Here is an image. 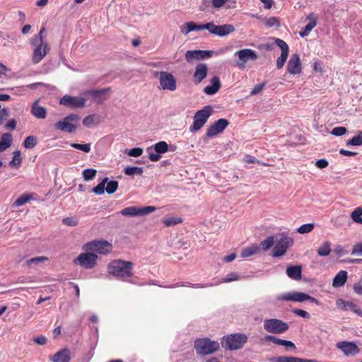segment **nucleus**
Returning a JSON list of instances; mask_svg holds the SVG:
<instances>
[{
	"label": "nucleus",
	"instance_id": "f257e3e1",
	"mask_svg": "<svg viewBox=\"0 0 362 362\" xmlns=\"http://www.w3.org/2000/svg\"><path fill=\"white\" fill-rule=\"evenodd\" d=\"M133 266L132 262L115 259L107 264V272L119 279L127 281L134 276Z\"/></svg>",
	"mask_w": 362,
	"mask_h": 362
},
{
	"label": "nucleus",
	"instance_id": "f03ea898",
	"mask_svg": "<svg viewBox=\"0 0 362 362\" xmlns=\"http://www.w3.org/2000/svg\"><path fill=\"white\" fill-rule=\"evenodd\" d=\"M247 341V337L245 334L236 333L224 336L221 344L226 350L233 351L243 348Z\"/></svg>",
	"mask_w": 362,
	"mask_h": 362
},
{
	"label": "nucleus",
	"instance_id": "7ed1b4c3",
	"mask_svg": "<svg viewBox=\"0 0 362 362\" xmlns=\"http://www.w3.org/2000/svg\"><path fill=\"white\" fill-rule=\"evenodd\" d=\"M194 347L198 355L205 356L212 354L220 349V344L217 341H212L209 338L197 339Z\"/></svg>",
	"mask_w": 362,
	"mask_h": 362
},
{
	"label": "nucleus",
	"instance_id": "20e7f679",
	"mask_svg": "<svg viewBox=\"0 0 362 362\" xmlns=\"http://www.w3.org/2000/svg\"><path fill=\"white\" fill-rule=\"evenodd\" d=\"M238 279V276L235 272H230L227 274V276L222 279L221 280L216 282V283H206V284H192L187 281H182V282H177L173 284L163 286L164 288H174L176 287H180V286H190L195 288H204L207 287H211L214 286H216L218 284H222V283H228L233 281H236Z\"/></svg>",
	"mask_w": 362,
	"mask_h": 362
},
{
	"label": "nucleus",
	"instance_id": "39448f33",
	"mask_svg": "<svg viewBox=\"0 0 362 362\" xmlns=\"http://www.w3.org/2000/svg\"><path fill=\"white\" fill-rule=\"evenodd\" d=\"M280 238H276V245L274 246L272 250V256L274 257H280L284 256L288 249L293 246L294 240L291 237L288 236L287 232H281L279 233Z\"/></svg>",
	"mask_w": 362,
	"mask_h": 362
},
{
	"label": "nucleus",
	"instance_id": "423d86ee",
	"mask_svg": "<svg viewBox=\"0 0 362 362\" xmlns=\"http://www.w3.org/2000/svg\"><path fill=\"white\" fill-rule=\"evenodd\" d=\"M80 120L78 114H70L54 124V129L72 134L76 132Z\"/></svg>",
	"mask_w": 362,
	"mask_h": 362
},
{
	"label": "nucleus",
	"instance_id": "0eeeda50",
	"mask_svg": "<svg viewBox=\"0 0 362 362\" xmlns=\"http://www.w3.org/2000/svg\"><path fill=\"white\" fill-rule=\"evenodd\" d=\"M213 112V107L211 105H206L202 110L197 111L194 116L193 124L189 127V131L191 132L199 131L206 123Z\"/></svg>",
	"mask_w": 362,
	"mask_h": 362
},
{
	"label": "nucleus",
	"instance_id": "6e6552de",
	"mask_svg": "<svg viewBox=\"0 0 362 362\" xmlns=\"http://www.w3.org/2000/svg\"><path fill=\"white\" fill-rule=\"evenodd\" d=\"M112 245L108 241L101 240H94L86 243L83 249L86 251H94L99 254L107 255L112 251Z\"/></svg>",
	"mask_w": 362,
	"mask_h": 362
},
{
	"label": "nucleus",
	"instance_id": "1a4fd4ad",
	"mask_svg": "<svg viewBox=\"0 0 362 362\" xmlns=\"http://www.w3.org/2000/svg\"><path fill=\"white\" fill-rule=\"evenodd\" d=\"M263 327L267 332L272 334H282L289 328L286 322L276 318L265 319Z\"/></svg>",
	"mask_w": 362,
	"mask_h": 362
},
{
	"label": "nucleus",
	"instance_id": "9d476101",
	"mask_svg": "<svg viewBox=\"0 0 362 362\" xmlns=\"http://www.w3.org/2000/svg\"><path fill=\"white\" fill-rule=\"evenodd\" d=\"M169 151V145L166 141H161L147 148L148 158L152 162H156L163 154Z\"/></svg>",
	"mask_w": 362,
	"mask_h": 362
},
{
	"label": "nucleus",
	"instance_id": "9b49d317",
	"mask_svg": "<svg viewBox=\"0 0 362 362\" xmlns=\"http://www.w3.org/2000/svg\"><path fill=\"white\" fill-rule=\"evenodd\" d=\"M235 56H238L239 60L236 62L237 66L243 69L245 67V64L249 61H255L257 59L258 56L256 52L251 49H243L237 51Z\"/></svg>",
	"mask_w": 362,
	"mask_h": 362
},
{
	"label": "nucleus",
	"instance_id": "f8f14e48",
	"mask_svg": "<svg viewBox=\"0 0 362 362\" xmlns=\"http://www.w3.org/2000/svg\"><path fill=\"white\" fill-rule=\"evenodd\" d=\"M98 258V256L96 254L84 252L79 255L74 262L75 264H78L82 267L89 269L95 267Z\"/></svg>",
	"mask_w": 362,
	"mask_h": 362
},
{
	"label": "nucleus",
	"instance_id": "ddd939ff",
	"mask_svg": "<svg viewBox=\"0 0 362 362\" xmlns=\"http://www.w3.org/2000/svg\"><path fill=\"white\" fill-rule=\"evenodd\" d=\"M209 32L213 35L223 37L235 31V27L231 24L216 25L213 22L208 23Z\"/></svg>",
	"mask_w": 362,
	"mask_h": 362
},
{
	"label": "nucleus",
	"instance_id": "4468645a",
	"mask_svg": "<svg viewBox=\"0 0 362 362\" xmlns=\"http://www.w3.org/2000/svg\"><path fill=\"white\" fill-rule=\"evenodd\" d=\"M159 74L160 85L163 90H169L173 91L176 89V79L174 76L168 71H162L157 73Z\"/></svg>",
	"mask_w": 362,
	"mask_h": 362
},
{
	"label": "nucleus",
	"instance_id": "2eb2a0df",
	"mask_svg": "<svg viewBox=\"0 0 362 362\" xmlns=\"http://www.w3.org/2000/svg\"><path fill=\"white\" fill-rule=\"evenodd\" d=\"M213 54L212 50H187L185 53V59L189 64H193L195 60L209 59Z\"/></svg>",
	"mask_w": 362,
	"mask_h": 362
},
{
	"label": "nucleus",
	"instance_id": "dca6fc26",
	"mask_svg": "<svg viewBox=\"0 0 362 362\" xmlns=\"http://www.w3.org/2000/svg\"><path fill=\"white\" fill-rule=\"evenodd\" d=\"M228 125L229 122L228 119L224 118L218 119L208 127L206 135L207 137L212 138L223 132Z\"/></svg>",
	"mask_w": 362,
	"mask_h": 362
},
{
	"label": "nucleus",
	"instance_id": "f3484780",
	"mask_svg": "<svg viewBox=\"0 0 362 362\" xmlns=\"http://www.w3.org/2000/svg\"><path fill=\"white\" fill-rule=\"evenodd\" d=\"M275 44L281 49V56L276 60V68L278 69H281L284 64L286 63L288 53H289V47L285 41L279 38H273Z\"/></svg>",
	"mask_w": 362,
	"mask_h": 362
},
{
	"label": "nucleus",
	"instance_id": "a211bd4d",
	"mask_svg": "<svg viewBox=\"0 0 362 362\" xmlns=\"http://www.w3.org/2000/svg\"><path fill=\"white\" fill-rule=\"evenodd\" d=\"M85 103L86 100L83 98L69 95L63 96L59 100L60 105H64L72 109L83 107L85 106Z\"/></svg>",
	"mask_w": 362,
	"mask_h": 362
},
{
	"label": "nucleus",
	"instance_id": "6ab92c4d",
	"mask_svg": "<svg viewBox=\"0 0 362 362\" xmlns=\"http://www.w3.org/2000/svg\"><path fill=\"white\" fill-rule=\"evenodd\" d=\"M336 346L347 356H354L360 352V348L354 341H341L337 343Z\"/></svg>",
	"mask_w": 362,
	"mask_h": 362
},
{
	"label": "nucleus",
	"instance_id": "aec40b11",
	"mask_svg": "<svg viewBox=\"0 0 362 362\" xmlns=\"http://www.w3.org/2000/svg\"><path fill=\"white\" fill-rule=\"evenodd\" d=\"M301 63L300 56L296 53L291 55L287 64V71L293 75L299 74L301 72Z\"/></svg>",
	"mask_w": 362,
	"mask_h": 362
},
{
	"label": "nucleus",
	"instance_id": "412c9836",
	"mask_svg": "<svg viewBox=\"0 0 362 362\" xmlns=\"http://www.w3.org/2000/svg\"><path fill=\"white\" fill-rule=\"evenodd\" d=\"M110 87L102 89H89L85 92V95L92 97L98 103H101L107 100L106 94L110 91Z\"/></svg>",
	"mask_w": 362,
	"mask_h": 362
},
{
	"label": "nucleus",
	"instance_id": "4be33fe9",
	"mask_svg": "<svg viewBox=\"0 0 362 362\" xmlns=\"http://www.w3.org/2000/svg\"><path fill=\"white\" fill-rule=\"evenodd\" d=\"M35 45L36 47L33 51L32 60L34 64H37L46 55L47 51L49 49V47L47 43L38 42Z\"/></svg>",
	"mask_w": 362,
	"mask_h": 362
},
{
	"label": "nucleus",
	"instance_id": "5701e85b",
	"mask_svg": "<svg viewBox=\"0 0 362 362\" xmlns=\"http://www.w3.org/2000/svg\"><path fill=\"white\" fill-rule=\"evenodd\" d=\"M336 305L343 310H351L354 313L362 317V310L358 305L351 301H346L342 298L337 300Z\"/></svg>",
	"mask_w": 362,
	"mask_h": 362
},
{
	"label": "nucleus",
	"instance_id": "b1692460",
	"mask_svg": "<svg viewBox=\"0 0 362 362\" xmlns=\"http://www.w3.org/2000/svg\"><path fill=\"white\" fill-rule=\"evenodd\" d=\"M208 29V23H202V24H198L194 21H189L187 23H185L182 27H181L180 32L187 35L190 32L192 31H200L202 30H207Z\"/></svg>",
	"mask_w": 362,
	"mask_h": 362
},
{
	"label": "nucleus",
	"instance_id": "393cba45",
	"mask_svg": "<svg viewBox=\"0 0 362 362\" xmlns=\"http://www.w3.org/2000/svg\"><path fill=\"white\" fill-rule=\"evenodd\" d=\"M208 66L206 64H199L195 68L193 75L194 83L197 85L200 83L207 76Z\"/></svg>",
	"mask_w": 362,
	"mask_h": 362
},
{
	"label": "nucleus",
	"instance_id": "a878e982",
	"mask_svg": "<svg viewBox=\"0 0 362 362\" xmlns=\"http://www.w3.org/2000/svg\"><path fill=\"white\" fill-rule=\"evenodd\" d=\"M71 359V351L68 348L62 349L51 358L52 362H70Z\"/></svg>",
	"mask_w": 362,
	"mask_h": 362
},
{
	"label": "nucleus",
	"instance_id": "bb28decb",
	"mask_svg": "<svg viewBox=\"0 0 362 362\" xmlns=\"http://www.w3.org/2000/svg\"><path fill=\"white\" fill-rule=\"evenodd\" d=\"M264 339L267 341H272L274 344H277V345L284 346L287 349H296V346L293 341L277 338L274 335H266L264 337Z\"/></svg>",
	"mask_w": 362,
	"mask_h": 362
},
{
	"label": "nucleus",
	"instance_id": "cd10ccee",
	"mask_svg": "<svg viewBox=\"0 0 362 362\" xmlns=\"http://www.w3.org/2000/svg\"><path fill=\"white\" fill-rule=\"evenodd\" d=\"M221 87L220 78L218 76H214L211 79V85L206 86L204 88V93L209 95L216 94Z\"/></svg>",
	"mask_w": 362,
	"mask_h": 362
},
{
	"label": "nucleus",
	"instance_id": "c85d7f7f",
	"mask_svg": "<svg viewBox=\"0 0 362 362\" xmlns=\"http://www.w3.org/2000/svg\"><path fill=\"white\" fill-rule=\"evenodd\" d=\"M307 19H308L310 21L309 23L301 29V30L299 32V35L301 37H305L308 36L311 30L316 26L317 25V20L314 17V14L313 13H310L308 16Z\"/></svg>",
	"mask_w": 362,
	"mask_h": 362
},
{
	"label": "nucleus",
	"instance_id": "c756f323",
	"mask_svg": "<svg viewBox=\"0 0 362 362\" xmlns=\"http://www.w3.org/2000/svg\"><path fill=\"white\" fill-rule=\"evenodd\" d=\"M287 276L293 280H299L302 276V267L300 265H290L286 268Z\"/></svg>",
	"mask_w": 362,
	"mask_h": 362
},
{
	"label": "nucleus",
	"instance_id": "7c9ffc66",
	"mask_svg": "<svg viewBox=\"0 0 362 362\" xmlns=\"http://www.w3.org/2000/svg\"><path fill=\"white\" fill-rule=\"evenodd\" d=\"M31 114L38 119H45L47 116V110L38 105V100H35L31 107Z\"/></svg>",
	"mask_w": 362,
	"mask_h": 362
},
{
	"label": "nucleus",
	"instance_id": "2f4dec72",
	"mask_svg": "<svg viewBox=\"0 0 362 362\" xmlns=\"http://www.w3.org/2000/svg\"><path fill=\"white\" fill-rule=\"evenodd\" d=\"M348 273L346 271L341 270L333 279L332 286L335 288L341 287L346 282Z\"/></svg>",
	"mask_w": 362,
	"mask_h": 362
},
{
	"label": "nucleus",
	"instance_id": "473e14b6",
	"mask_svg": "<svg viewBox=\"0 0 362 362\" xmlns=\"http://www.w3.org/2000/svg\"><path fill=\"white\" fill-rule=\"evenodd\" d=\"M13 136L11 133H4L0 139V153L9 148L12 144Z\"/></svg>",
	"mask_w": 362,
	"mask_h": 362
},
{
	"label": "nucleus",
	"instance_id": "72a5a7b5",
	"mask_svg": "<svg viewBox=\"0 0 362 362\" xmlns=\"http://www.w3.org/2000/svg\"><path fill=\"white\" fill-rule=\"evenodd\" d=\"M260 251V247L258 245L253 244L249 247L243 248L240 257L243 258L252 256Z\"/></svg>",
	"mask_w": 362,
	"mask_h": 362
},
{
	"label": "nucleus",
	"instance_id": "f704fd0d",
	"mask_svg": "<svg viewBox=\"0 0 362 362\" xmlns=\"http://www.w3.org/2000/svg\"><path fill=\"white\" fill-rule=\"evenodd\" d=\"M269 362H299V357L290 356H273L268 359Z\"/></svg>",
	"mask_w": 362,
	"mask_h": 362
},
{
	"label": "nucleus",
	"instance_id": "c9c22d12",
	"mask_svg": "<svg viewBox=\"0 0 362 362\" xmlns=\"http://www.w3.org/2000/svg\"><path fill=\"white\" fill-rule=\"evenodd\" d=\"M276 237L274 235H269L267 239L262 241L258 246L260 247V250L267 251L269 250L276 243Z\"/></svg>",
	"mask_w": 362,
	"mask_h": 362
},
{
	"label": "nucleus",
	"instance_id": "e433bc0d",
	"mask_svg": "<svg viewBox=\"0 0 362 362\" xmlns=\"http://www.w3.org/2000/svg\"><path fill=\"white\" fill-rule=\"evenodd\" d=\"M123 172L125 175L129 176H134L135 175H141L144 173V168L137 166H126Z\"/></svg>",
	"mask_w": 362,
	"mask_h": 362
},
{
	"label": "nucleus",
	"instance_id": "4c0bfd02",
	"mask_svg": "<svg viewBox=\"0 0 362 362\" xmlns=\"http://www.w3.org/2000/svg\"><path fill=\"white\" fill-rule=\"evenodd\" d=\"M331 252V243L329 241H325L317 249V255L320 257H327Z\"/></svg>",
	"mask_w": 362,
	"mask_h": 362
},
{
	"label": "nucleus",
	"instance_id": "58836bf2",
	"mask_svg": "<svg viewBox=\"0 0 362 362\" xmlns=\"http://www.w3.org/2000/svg\"><path fill=\"white\" fill-rule=\"evenodd\" d=\"M120 214L124 216H139V207L129 206L121 210Z\"/></svg>",
	"mask_w": 362,
	"mask_h": 362
},
{
	"label": "nucleus",
	"instance_id": "ea45409f",
	"mask_svg": "<svg viewBox=\"0 0 362 362\" xmlns=\"http://www.w3.org/2000/svg\"><path fill=\"white\" fill-rule=\"evenodd\" d=\"M107 182V177H105L103 180L92 189V192L98 195H102L105 192V185Z\"/></svg>",
	"mask_w": 362,
	"mask_h": 362
},
{
	"label": "nucleus",
	"instance_id": "a19ab883",
	"mask_svg": "<svg viewBox=\"0 0 362 362\" xmlns=\"http://www.w3.org/2000/svg\"><path fill=\"white\" fill-rule=\"evenodd\" d=\"M22 163V157L20 151H16L13 152V159L8 163V165L11 168L16 166L18 168Z\"/></svg>",
	"mask_w": 362,
	"mask_h": 362
},
{
	"label": "nucleus",
	"instance_id": "79ce46f5",
	"mask_svg": "<svg viewBox=\"0 0 362 362\" xmlns=\"http://www.w3.org/2000/svg\"><path fill=\"white\" fill-rule=\"evenodd\" d=\"M106 185L105 192L109 194H112L117 191L119 183L116 180H110L107 177V182H106Z\"/></svg>",
	"mask_w": 362,
	"mask_h": 362
},
{
	"label": "nucleus",
	"instance_id": "37998d69",
	"mask_svg": "<svg viewBox=\"0 0 362 362\" xmlns=\"http://www.w3.org/2000/svg\"><path fill=\"white\" fill-rule=\"evenodd\" d=\"M347 146H360L362 145V131L346 141Z\"/></svg>",
	"mask_w": 362,
	"mask_h": 362
},
{
	"label": "nucleus",
	"instance_id": "c03bdc74",
	"mask_svg": "<svg viewBox=\"0 0 362 362\" xmlns=\"http://www.w3.org/2000/svg\"><path fill=\"white\" fill-rule=\"evenodd\" d=\"M37 144V138L35 136H28L25 138L23 143V146L25 148L31 149Z\"/></svg>",
	"mask_w": 362,
	"mask_h": 362
},
{
	"label": "nucleus",
	"instance_id": "a18cd8bd",
	"mask_svg": "<svg viewBox=\"0 0 362 362\" xmlns=\"http://www.w3.org/2000/svg\"><path fill=\"white\" fill-rule=\"evenodd\" d=\"M96 173L97 170L93 168H86L82 172L83 177L86 181L93 180L96 176Z\"/></svg>",
	"mask_w": 362,
	"mask_h": 362
},
{
	"label": "nucleus",
	"instance_id": "49530a36",
	"mask_svg": "<svg viewBox=\"0 0 362 362\" xmlns=\"http://www.w3.org/2000/svg\"><path fill=\"white\" fill-rule=\"evenodd\" d=\"M32 198L31 194H23L20 196L14 202V206H21L24 205L25 203L29 202Z\"/></svg>",
	"mask_w": 362,
	"mask_h": 362
},
{
	"label": "nucleus",
	"instance_id": "de8ad7c7",
	"mask_svg": "<svg viewBox=\"0 0 362 362\" xmlns=\"http://www.w3.org/2000/svg\"><path fill=\"white\" fill-rule=\"evenodd\" d=\"M315 228V224L308 223L300 226L296 229V231L300 234H305L311 232Z\"/></svg>",
	"mask_w": 362,
	"mask_h": 362
},
{
	"label": "nucleus",
	"instance_id": "09e8293b",
	"mask_svg": "<svg viewBox=\"0 0 362 362\" xmlns=\"http://www.w3.org/2000/svg\"><path fill=\"white\" fill-rule=\"evenodd\" d=\"M264 23L268 28L276 27V28H279L280 27V22L276 17L266 18L264 21Z\"/></svg>",
	"mask_w": 362,
	"mask_h": 362
},
{
	"label": "nucleus",
	"instance_id": "8fccbe9b",
	"mask_svg": "<svg viewBox=\"0 0 362 362\" xmlns=\"http://www.w3.org/2000/svg\"><path fill=\"white\" fill-rule=\"evenodd\" d=\"M125 153L132 157H139L143 153V148L140 147H135L131 149H126Z\"/></svg>",
	"mask_w": 362,
	"mask_h": 362
},
{
	"label": "nucleus",
	"instance_id": "3c124183",
	"mask_svg": "<svg viewBox=\"0 0 362 362\" xmlns=\"http://www.w3.org/2000/svg\"><path fill=\"white\" fill-rule=\"evenodd\" d=\"M71 146L75 149L82 151L85 153H89L90 151V144H77L72 143L71 144Z\"/></svg>",
	"mask_w": 362,
	"mask_h": 362
},
{
	"label": "nucleus",
	"instance_id": "603ef678",
	"mask_svg": "<svg viewBox=\"0 0 362 362\" xmlns=\"http://www.w3.org/2000/svg\"><path fill=\"white\" fill-rule=\"evenodd\" d=\"M182 222V218L177 217H169L163 220V223L168 227L175 226Z\"/></svg>",
	"mask_w": 362,
	"mask_h": 362
},
{
	"label": "nucleus",
	"instance_id": "864d4df0",
	"mask_svg": "<svg viewBox=\"0 0 362 362\" xmlns=\"http://www.w3.org/2000/svg\"><path fill=\"white\" fill-rule=\"evenodd\" d=\"M156 208L153 206L139 207V216H145L155 211Z\"/></svg>",
	"mask_w": 362,
	"mask_h": 362
},
{
	"label": "nucleus",
	"instance_id": "5fc2aeb1",
	"mask_svg": "<svg viewBox=\"0 0 362 362\" xmlns=\"http://www.w3.org/2000/svg\"><path fill=\"white\" fill-rule=\"evenodd\" d=\"M347 132V129L344 127H337L332 129L330 134L335 136H341Z\"/></svg>",
	"mask_w": 362,
	"mask_h": 362
},
{
	"label": "nucleus",
	"instance_id": "6e6d98bb",
	"mask_svg": "<svg viewBox=\"0 0 362 362\" xmlns=\"http://www.w3.org/2000/svg\"><path fill=\"white\" fill-rule=\"evenodd\" d=\"M45 32V27H42L38 35L37 36H35L32 40H31V44L32 45H37L38 42H40V43H44L43 42V33Z\"/></svg>",
	"mask_w": 362,
	"mask_h": 362
},
{
	"label": "nucleus",
	"instance_id": "4d7b16f0",
	"mask_svg": "<svg viewBox=\"0 0 362 362\" xmlns=\"http://www.w3.org/2000/svg\"><path fill=\"white\" fill-rule=\"evenodd\" d=\"M362 216V206L356 208L351 214V217L354 222H357L358 219Z\"/></svg>",
	"mask_w": 362,
	"mask_h": 362
},
{
	"label": "nucleus",
	"instance_id": "13d9d810",
	"mask_svg": "<svg viewBox=\"0 0 362 362\" xmlns=\"http://www.w3.org/2000/svg\"><path fill=\"white\" fill-rule=\"evenodd\" d=\"M292 313L299 317H301L303 318H305V319H310V315L309 313H308L307 311L304 310H302V309H299V308H296V309H293L292 310Z\"/></svg>",
	"mask_w": 362,
	"mask_h": 362
},
{
	"label": "nucleus",
	"instance_id": "bf43d9fd",
	"mask_svg": "<svg viewBox=\"0 0 362 362\" xmlns=\"http://www.w3.org/2000/svg\"><path fill=\"white\" fill-rule=\"evenodd\" d=\"M62 223L68 226H76L78 221L74 217H66L62 219Z\"/></svg>",
	"mask_w": 362,
	"mask_h": 362
},
{
	"label": "nucleus",
	"instance_id": "052dcab7",
	"mask_svg": "<svg viewBox=\"0 0 362 362\" xmlns=\"http://www.w3.org/2000/svg\"><path fill=\"white\" fill-rule=\"evenodd\" d=\"M95 120V115H88L83 119L82 123L84 126L90 127Z\"/></svg>",
	"mask_w": 362,
	"mask_h": 362
},
{
	"label": "nucleus",
	"instance_id": "680f3d73",
	"mask_svg": "<svg viewBox=\"0 0 362 362\" xmlns=\"http://www.w3.org/2000/svg\"><path fill=\"white\" fill-rule=\"evenodd\" d=\"M267 84L266 81L262 82V83L256 85L250 92V95H255L260 93L263 88L265 87Z\"/></svg>",
	"mask_w": 362,
	"mask_h": 362
},
{
	"label": "nucleus",
	"instance_id": "e2e57ef3",
	"mask_svg": "<svg viewBox=\"0 0 362 362\" xmlns=\"http://www.w3.org/2000/svg\"><path fill=\"white\" fill-rule=\"evenodd\" d=\"M308 294L302 292H295V301L303 302L307 300Z\"/></svg>",
	"mask_w": 362,
	"mask_h": 362
},
{
	"label": "nucleus",
	"instance_id": "0e129e2a",
	"mask_svg": "<svg viewBox=\"0 0 362 362\" xmlns=\"http://www.w3.org/2000/svg\"><path fill=\"white\" fill-rule=\"evenodd\" d=\"M351 255H362V243H358L353 246Z\"/></svg>",
	"mask_w": 362,
	"mask_h": 362
},
{
	"label": "nucleus",
	"instance_id": "69168bd1",
	"mask_svg": "<svg viewBox=\"0 0 362 362\" xmlns=\"http://www.w3.org/2000/svg\"><path fill=\"white\" fill-rule=\"evenodd\" d=\"M46 260H48L47 257L40 256L31 258L30 259L28 260L27 263L28 265H32L33 264H38L39 262H42Z\"/></svg>",
	"mask_w": 362,
	"mask_h": 362
},
{
	"label": "nucleus",
	"instance_id": "338daca9",
	"mask_svg": "<svg viewBox=\"0 0 362 362\" xmlns=\"http://www.w3.org/2000/svg\"><path fill=\"white\" fill-rule=\"evenodd\" d=\"M329 162L325 158H321L315 162V166L319 169H323L328 166Z\"/></svg>",
	"mask_w": 362,
	"mask_h": 362
},
{
	"label": "nucleus",
	"instance_id": "774afa93",
	"mask_svg": "<svg viewBox=\"0 0 362 362\" xmlns=\"http://www.w3.org/2000/svg\"><path fill=\"white\" fill-rule=\"evenodd\" d=\"M33 340L39 345H45L47 341V339L43 335L37 336Z\"/></svg>",
	"mask_w": 362,
	"mask_h": 362
}]
</instances>
